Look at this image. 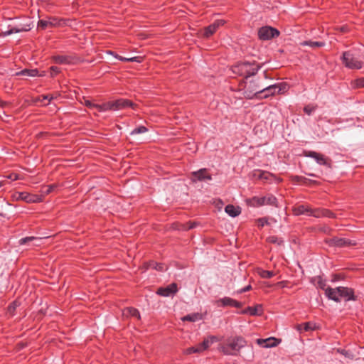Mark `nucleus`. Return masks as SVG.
Masks as SVG:
<instances>
[{
    "label": "nucleus",
    "instance_id": "393cba45",
    "mask_svg": "<svg viewBox=\"0 0 364 364\" xmlns=\"http://www.w3.org/2000/svg\"><path fill=\"white\" fill-rule=\"evenodd\" d=\"M183 321L195 322L202 319V315L199 313H193L183 316L182 318Z\"/></svg>",
    "mask_w": 364,
    "mask_h": 364
},
{
    "label": "nucleus",
    "instance_id": "7ed1b4c3",
    "mask_svg": "<svg viewBox=\"0 0 364 364\" xmlns=\"http://www.w3.org/2000/svg\"><path fill=\"white\" fill-rule=\"evenodd\" d=\"M260 68L261 66L255 63L241 62L232 66V71L247 80L250 76L255 75Z\"/></svg>",
    "mask_w": 364,
    "mask_h": 364
},
{
    "label": "nucleus",
    "instance_id": "ea45409f",
    "mask_svg": "<svg viewBox=\"0 0 364 364\" xmlns=\"http://www.w3.org/2000/svg\"><path fill=\"white\" fill-rule=\"evenodd\" d=\"M19 306V302L14 301L8 307V311L10 314H13L16 309Z\"/></svg>",
    "mask_w": 364,
    "mask_h": 364
},
{
    "label": "nucleus",
    "instance_id": "cd10ccee",
    "mask_svg": "<svg viewBox=\"0 0 364 364\" xmlns=\"http://www.w3.org/2000/svg\"><path fill=\"white\" fill-rule=\"evenodd\" d=\"M254 176L258 179H262L264 181H267L272 176V174L267 171H263L260 170L255 171L254 173Z\"/></svg>",
    "mask_w": 364,
    "mask_h": 364
},
{
    "label": "nucleus",
    "instance_id": "09e8293b",
    "mask_svg": "<svg viewBox=\"0 0 364 364\" xmlns=\"http://www.w3.org/2000/svg\"><path fill=\"white\" fill-rule=\"evenodd\" d=\"M250 289H252V286L250 284H249V285L246 286L245 287L242 288V289L237 290V294H242V293L248 291Z\"/></svg>",
    "mask_w": 364,
    "mask_h": 364
},
{
    "label": "nucleus",
    "instance_id": "6e6552de",
    "mask_svg": "<svg viewBox=\"0 0 364 364\" xmlns=\"http://www.w3.org/2000/svg\"><path fill=\"white\" fill-rule=\"evenodd\" d=\"M280 32L275 28L271 26H262L258 31L259 39L262 41H268L277 38L279 36Z\"/></svg>",
    "mask_w": 364,
    "mask_h": 364
},
{
    "label": "nucleus",
    "instance_id": "1a4fd4ad",
    "mask_svg": "<svg viewBox=\"0 0 364 364\" xmlns=\"http://www.w3.org/2000/svg\"><path fill=\"white\" fill-rule=\"evenodd\" d=\"M302 155L305 157L314 159L319 165H323L328 167L331 166V160L320 153L314 151L304 150Z\"/></svg>",
    "mask_w": 364,
    "mask_h": 364
},
{
    "label": "nucleus",
    "instance_id": "ddd939ff",
    "mask_svg": "<svg viewBox=\"0 0 364 364\" xmlns=\"http://www.w3.org/2000/svg\"><path fill=\"white\" fill-rule=\"evenodd\" d=\"M340 301L343 299L346 301H355L356 299L354 295V291L351 288L339 287Z\"/></svg>",
    "mask_w": 364,
    "mask_h": 364
},
{
    "label": "nucleus",
    "instance_id": "de8ad7c7",
    "mask_svg": "<svg viewBox=\"0 0 364 364\" xmlns=\"http://www.w3.org/2000/svg\"><path fill=\"white\" fill-rule=\"evenodd\" d=\"M198 225V223L196 222H188L186 224L185 229L191 230L195 228Z\"/></svg>",
    "mask_w": 364,
    "mask_h": 364
},
{
    "label": "nucleus",
    "instance_id": "f704fd0d",
    "mask_svg": "<svg viewBox=\"0 0 364 364\" xmlns=\"http://www.w3.org/2000/svg\"><path fill=\"white\" fill-rule=\"evenodd\" d=\"M216 31L214 29L213 26L210 24L204 28L203 36L206 38H209Z\"/></svg>",
    "mask_w": 364,
    "mask_h": 364
},
{
    "label": "nucleus",
    "instance_id": "a19ab883",
    "mask_svg": "<svg viewBox=\"0 0 364 364\" xmlns=\"http://www.w3.org/2000/svg\"><path fill=\"white\" fill-rule=\"evenodd\" d=\"M316 109V107L315 106H313V105H308L304 107V112L308 114V115H311Z\"/></svg>",
    "mask_w": 364,
    "mask_h": 364
},
{
    "label": "nucleus",
    "instance_id": "5fc2aeb1",
    "mask_svg": "<svg viewBox=\"0 0 364 364\" xmlns=\"http://www.w3.org/2000/svg\"><path fill=\"white\" fill-rule=\"evenodd\" d=\"M54 187L55 186L53 185L48 186L46 190L44 191L45 193L48 194V193H51L53 191Z\"/></svg>",
    "mask_w": 364,
    "mask_h": 364
},
{
    "label": "nucleus",
    "instance_id": "bb28decb",
    "mask_svg": "<svg viewBox=\"0 0 364 364\" xmlns=\"http://www.w3.org/2000/svg\"><path fill=\"white\" fill-rule=\"evenodd\" d=\"M218 338L216 336H211L207 338H205L204 341L200 343V346H202L203 349H208L213 343L216 342Z\"/></svg>",
    "mask_w": 364,
    "mask_h": 364
},
{
    "label": "nucleus",
    "instance_id": "9b49d317",
    "mask_svg": "<svg viewBox=\"0 0 364 364\" xmlns=\"http://www.w3.org/2000/svg\"><path fill=\"white\" fill-rule=\"evenodd\" d=\"M294 214L296 215H306L314 217H320L318 209L313 210L310 207L305 205H300L293 209Z\"/></svg>",
    "mask_w": 364,
    "mask_h": 364
},
{
    "label": "nucleus",
    "instance_id": "c03bdc74",
    "mask_svg": "<svg viewBox=\"0 0 364 364\" xmlns=\"http://www.w3.org/2000/svg\"><path fill=\"white\" fill-rule=\"evenodd\" d=\"M184 353L186 355L192 354V353H198V350L196 349L195 346L190 347L186 348L184 350Z\"/></svg>",
    "mask_w": 364,
    "mask_h": 364
},
{
    "label": "nucleus",
    "instance_id": "423d86ee",
    "mask_svg": "<svg viewBox=\"0 0 364 364\" xmlns=\"http://www.w3.org/2000/svg\"><path fill=\"white\" fill-rule=\"evenodd\" d=\"M341 60L346 68L352 70L360 69L363 65V61L351 50L343 52Z\"/></svg>",
    "mask_w": 364,
    "mask_h": 364
},
{
    "label": "nucleus",
    "instance_id": "37998d69",
    "mask_svg": "<svg viewBox=\"0 0 364 364\" xmlns=\"http://www.w3.org/2000/svg\"><path fill=\"white\" fill-rule=\"evenodd\" d=\"M268 224V220L267 218H261L257 220V225L259 227L262 228L265 225Z\"/></svg>",
    "mask_w": 364,
    "mask_h": 364
},
{
    "label": "nucleus",
    "instance_id": "c85d7f7f",
    "mask_svg": "<svg viewBox=\"0 0 364 364\" xmlns=\"http://www.w3.org/2000/svg\"><path fill=\"white\" fill-rule=\"evenodd\" d=\"M95 108L99 111V112H106V111H108V110H112V101L110 102H105L103 104H101V105H95Z\"/></svg>",
    "mask_w": 364,
    "mask_h": 364
},
{
    "label": "nucleus",
    "instance_id": "79ce46f5",
    "mask_svg": "<svg viewBox=\"0 0 364 364\" xmlns=\"http://www.w3.org/2000/svg\"><path fill=\"white\" fill-rule=\"evenodd\" d=\"M129 314L134 317H136L138 318H140V314L139 311L134 308H129L128 309Z\"/></svg>",
    "mask_w": 364,
    "mask_h": 364
},
{
    "label": "nucleus",
    "instance_id": "4d7b16f0",
    "mask_svg": "<svg viewBox=\"0 0 364 364\" xmlns=\"http://www.w3.org/2000/svg\"><path fill=\"white\" fill-rule=\"evenodd\" d=\"M196 349L198 350V353H201V352H203V351L205 350V349H203V348H202V346H200V344H198V346H196Z\"/></svg>",
    "mask_w": 364,
    "mask_h": 364
},
{
    "label": "nucleus",
    "instance_id": "5701e85b",
    "mask_svg": "<svg viewBox=\"0 0 364 364\" xmlns=\"http://www.w3.org/2000/svg\"><path fill=\"white\" fill-rule=\"evenodd\" d=\"M225 211L228 215L231 217H236L241 213L240 208L239 207H235L233 205H226L225 208Z\"/></svg>",
    "mask_w": 364,
    "mask_h": 364
},
{
    "label": "nucleus",
    "instance_id": "49530a36",
    "mask_svg": "<svg viewBox=\"0 0 364 364\" xmlns=\"http://www.w3.org/2000/svg\"><path fill=\"white\" fill-rule=\"evenodd\" d=\"M50 75L52 77L57 75L60 71V68L57 66H52V67H50Z\"/></svg>",
    "mask_w": 364,
    "mask_h": 364
},
{
    "label": "nucleus",
    "instance_id": "4c0bfd02",
    "mask_svg": "<svg viewBox=\"0 0 364 364\" xmlns=\"http://www.w3.org/2000/svg\"><path fill=\"white\" fill-rule=\"evenodd\" d=\"M337 352L341 353V355H344L345 357L348 358H350V359H353V354L350 352V351H348V350H346L344 349H338L337 350Z\"/></svg>",
    "mask_w": 364,
    "mask_h": 364
},
{
    "label": "nucleus",
    "instance_id": "8fccbe9b",
    "mask_svg": "<svg viewBox=\"0 0 364 364\" xmlns=\"http://www.w3.org/2000/svg\"><path fill=\"white\" fill-rule=\"evenodd\" d=\"M318 285L319 288L324 290V291L326 292V289L327 287H326V284L324 281H323L321 279H320L319 281L318 282Z\"/></svg>",
    "mask_w": 364,
    "mask_h": 364
},
{
    "label": "nucleus",
    "instance_id": "7c9ffc66",
    "mask_svg": "<svg viewBox=\"0 0 364 364\" xmlns=\"http://www.w3.org/2000/svg\"><path fill=\"white\" fill-rule=\"evenodd\" d=\"M41 240V238H40V237H33V236L26 237H23V238L20 239L18 241V244L20 245H24L30 242L40 241Z\"/></svg>",
    "mask_w": 364,
    "mask_h": 364
},
{
    "label": "nucleus",
    "instance_id": "c9c22d12",
    "mask_svg": "<svg viewBox=\"0 0 364 364\" xmlns=\"http://www.w3.org/2000/svg\"><path fill=\"white\" fill-rule=\"evenodd\" d=\"M148 131V129L144 126H139L135 129H134L131 132V135H135L139 134H143Z\"/></svg>",
    "mask_w": 364,
    "mask_h": 364
},
{
    "label": "nucleus",
    "instance_id": "e433bc0d",
    "mask_svg": "<svg viewBox=\"0 0 364 364\" xmlns=\"http://www.w3.org/2000/svg\"><path fill=\"white\" fill-rule=\"evenodd\" d=\"M350 244V242L347 239L345 238H339L335 240V245L338 247H344L349 245Z\"/></svg>",
    "mask_w": 364,
    "mask_h": 364
},
{
    "label": "nucleus",
    "instance_id": "f3484780",
    "mask_svg": "<svg viewBox=\"0 0 364 364\" xmlns=\"http://www.w3.org/2000/svg\"><path fill=\"white\" fill-rule=\"evenodd\" d=\"M217 302L218 304V306L223 307L230 306L235 308H240L242 306V304L241 302H239L230 297H224L220 299L219 300H218Z\"/></svg>",
    "mask_w": 364,
    "mask_h": 364
},
{
    "label": "nucleus",
    "instance_id": "6e6d98bb",
    "mask_svg": "<svg viewBox=\"0 0 364 364\" xmlns=\"http://www.w3.org/2000/svg\"><path fill=\"white\" fill-rule=\"evenodd\" d=\"M357 85L360 87H364V78L358 80Z\"/></svg>",
    "mask_w": 364,
    "mask_h": 364
},
{
    "label": "nucleus",
    "instance_id": "2f4dec72",
    "mask_svg": "<svg viewBox=\"0 0 364 364\" xmlns=\"http://www.w3.org/2000/svg\"><path fill=\"white\" fill-rule=\"evenodd\" d=\"M258 274L262 278L264 279H269L275 275L274 272L264 269H259Z\"/></svg>",
    "mask_w": 364,
    "mask_h": 364
},
{
    "label": "nucleus",
    "instance_id": "052dcab7",
    "mask_svg": "<svg viewBox=\"0 0 364 364\" xmlns=\"http://www.w3.org/2000/svg\"><path fill=\"white\" fill-rule=\"evenodd\" d=\"M310 176H314V174L310 173L309 174Z\"/></svg>",
    "mask_w": 364,
    "mask_h": 364
},
{
    "label": "nucleus",
    "instance_id": "72a5a7b5",
    "mask_svg": "<svg viewBox=\"0 0 364 364\" xmlns=\"http://www.w3.org/2000/svg\"><path fill=\"white\" fill-rule=\"evenodd\" d=\"M301 45L303 46H311V47H322L325 45V43L323 42H320V41H304L301 43Z\"/></svg>",
    "mask_w": 364,
    "mask_h": 364
},
{
    "label": "nucleus",
    "instance_id": "39448f33",
    "mask_svg": "<svg viewBox=\"0 0 364 364\" xmlns=\"http://www.w3.org/2000/svg\"><path fill=\"white\" fill-rule=\"evenodd\" d=\"M4 23L0 24V37H6L13 33L28 31L31 29V21L28 19L26 23H19L15 25H8V30H4L2 26Z\"/></svg>",
    "mask_w": 364,
    "mask_h": 364
},
{
    "label": "nucleus",
    "instance_id": "a878e982",
    "mask_svg": "<svg viewBox=\"0 0 364 364\" xmlns=\"http://www.w3.org/2000/svg\"><path fill=\"white\" fill-rule=\"evenodd\" d=\"M148 268L154 269L158 271H166L167 269V267L162 263H158L155 261H150L148 264Z\"/></svg>",
    "mask_w": 364,
    "mask_h": 364
},
{
    "label": "nucleus",
    "instance_id": "f257e3e1",
    "mask_svg": "<svg viewBox=\"0 0 364 364\" xmlns=\"http://www.w3.org/2000/svg\"><path fill=\"white\" fill-rule=\"evenodd\" d=\"M240 86H243L241 90L246 99L252 100L255 98L260 100V90L262 87V85L258 80L242 81V82L240 83Z\"/></svg>",
    "mask_w": 364,
    "mask_h": 364
},
{
    "label": "nucleus",
    "instance_id": "603ef678",
    "mask_svg": "<svg viewBox=\"0 0 364 364\" xmlns=\"http://www.w3.org/2000/svg\"><path fill=\"white\" fill-rule=\"evenodd\" d=\"M8 178L12 180V181H16L18 178V175L16 173H11L10 175L8 176Z\"/></svg>",
    "mask_w": 364,
    "mask_h": 364
},
{
    "label": "nucleus",
    "instance_id": "58836bf2",
    "mask_svg": "<svg viewBox=\"0 0 364 364\" xmlns=\"http://www.w3.org/2000/svg\"><path fill=\"white\" fill-rule=\"evenodd\" d=\"M225 21L223 19L215 20L211 25L213 26L215 31L222 26L225 24Z\"/></svg>",
    "mask_w": 364,
    "mask_h": 364
},
{
    "label": "nucleus",
    "instance_id": "bf43d9fd",
    "mask_svg": "<svg viewBox=\"0 0 364 364\" xmlns=\"http://www.w3.org/2000/svg\"><path fill=\"white\" fill-rule=\"evenodd\" d=\"M2 186H3V183L0 182V188H1Z\"/></svg>",
    "mask_w": 364,
    "mask_h": 364
},
{
    "label": "nucleus",
    "instance_id": "473e14b6",
    "mask_svg": "<svg viewBox=\"0 0 364 364\" xmlns=\"http://www.w3.org/2000/svg\"><path fill=\"white\" fill-rule=\"evenodd\" d=\"M267 241L269 243L277 244L278 245H282L284 243V240L282 238L274 235L268 237Z\"/></svg>",
    "mask_w": 364,
    "mask_h": 364
},
{
    "label": "nucleus",
    "instance_id": "412c9836",
    "mask_svg": "<svg viewBox=\"0 0 364 364\" xmlns=\"http://www.w3.org/2000/svg\"><path fill=\"white\" fill-rule=\"evenodd\" d=\"M53 61L58 64H71L73 63L74 58L70 55H55L53 58Z\"/></svg>",
    "mask_w": 364,
    "mask_h": 364
},
{
    "label": "nucleus",
    "instance_id": "a211bd4d",
    "mask_svg": "<svg viewBox=\"0 0 364 364\" xmlns=\"http://www.w3.org/2000/svg\"><path fill=\"white\" fill-rule=\"evenodd\" d=\"M18 199L26 201V203H39L41 201V197L38 195H33L26 192L19 193Z\"/></svg>",
    "mask_w": 364,
    "mask_h": 364
},
{
    "label": "nucleus",
    "instance_id": "f03ea898",
    "mask_svg": "<svg viewBox=\"0 0 364 364\" xmlns=\"http://www.w3.org/2000/svg\"><path fill=\"white\" fill-rule=\"evenodd\" d=\"M246 346V341L241 336L229 339L221 345L219 350L227 355H237L240 349Z\"/></svg>",
    "mask_w": 364,
    "mask_h": 364
},
{
    "label": "nucleus",
    "instance_id": "2eb2a0df",
    "mask_svg": "<svg viewBox=\"0 0 364 364\" xmlns=\"http://www.w3.org/2000/svg\"><path fill=\"white\" fill-rule=\"evenodd\" d=\"M112 110H119L126 107L134 108V105L129 100L119 99L115 101H112Z\"/></svg>",
    "mask_w": 364,
    "mask_h": 364
},
{
    "label": "nucleus",
    "instance_id": "aec40b11",
    "mask_svg": "<svg viewBox=\"0 0 364 364\" xmlns=\"http://www.w3.org/2000/svg\"><path fill=\"white\" fill-rule=\"evenodd\" d=\"M17 75L27 76V77H36V76H45L46 72L43 71L41 73H39L37 69H24L16 73Z\"/></svg>",
    "mask_w": 364,
    "mask_h": 364
},
{
    "label": "nucleus",
    "instance_id": "4be33fe9",
    "mask_svg": "<svg viewBox=\"0 0 364 364\" xmlns=\"http://www.w3.org/2000/svg\"><path fill=\"white\" fill-rule=\"evenodd\" d=\"M262 312V308L261 305H257L256 306L252 307L249 306L245 309L242 311V314H250L251 316H257L260 315Z\"/></svg>",
    "mask_w": 364,
    "mask_h": 364
},
{
    "label": "nucleus",
    "instance_id": "0eeeda50",
    "mask_svg": "<svg viewBox=\"0 0 364 364\" xmlns=\"http://www.w3.org/2000/svg\"><path fill=\"white\" fill-rule=\"evenodd\" d=\"M68 19L48 16L46 19H40L38 21V28L45 30L48 28L63 27L68 25Z\"/></svg>",
    "mask_w": 364,
    "mask_h": 364
},
{
    "label": "nucleus",
    "instance_id": "20e7f679",
    "mask_svg": "<svg viewBox=\"0 0 364 364\" xmlns=\"http://www.w3.org/2000/svg\"><path fill=\"white\" fill-rule=\"evenodd\" d=\"M249 206L257 208L263 205H272L279 207L277 198L272 193H268L264 196H253L246 200Z\"/></svg>",
    "mask_w": 364,
    "mask_h": 364
},
{
    "label": "nucleus",
    "instance_id": "3c124183",
    "mask_svg": "<svg viewBox=\"0 0 364 364\" xmlns=\"http://www.w3.org/2000/svg\"><path fill=\"white\" fill-rule=\"evenodd\" d=\"M53 98H54L53 96L50 95H43V100H41V102H43L44 100H48L50 102Z\"/></svg>",
    "mask_w": 364,
    "mask_h": 364
},
{
    "label": "nucleus",
    "instance_id": "dca6fc26",
    "mask_svg": "<svg viewBox=\"0 0 364 364\" xmlns=\"http://www.w3.org/2000/svg\"><path fill=\"white\" fill-rule=\"evenodd\" d=\"M256 343L262 348H273L277 346L280 343V341L274 337H269L265 339L258 338Z\"/></svg>",
    "mask_w": 364,
    "mask_h": 364
},
{
    "label": "nucleus",
    "instance_id": "a18cd8bd",
    "mask_svg": "<svg viewBox=\"0 0 364 364\" xmlns=\"http://www.w3.org/2000/svg\"><path fill=\"white\" fill-rule=\"evenodd\" d=\"M319 210L318 213H320V216L324 215V216H327L328 218L333 217V213L328 210Z\"/></svg>",
    "mask_w": 364,
    "mask_h": 364
},
{
    "label": "nucleus",
    "instance_id": "f8f14e48",
    "mask_svg": "<svg viewBox=\"0 0 364 364\" xmlns=\"http://www.w3.org/2000/svg\"><path fill=\"white\" fill-rule=\"evenodd\" d=\"M211 179L212 176L208 173L206 168H201L192 173L191 180L193 182L203 181L205 180L210 181Z\"/></svg>",
    "mask_w": 364,
    "mask_h": 364
},
{
    "label": "nucleus",
    "instance_id": "9d476101",
    "mask_svg": "<svg viewBox=\"0 0 364 364\" xmlns=\"http://www.w3.org/2000/svg\"><path fill=\"white\" fill-rule=\"evenodd\" d=\"M282 90L280 85L274 84L268 86H264L262 85V87L260 90L261 92V99H266L270 96H273L275 94L280 93Z\"/></svg>",
    "mask_w": 364,
    "mask_h": 364
},
{
    "label": "nucleus",
    "instance_id": "864d4df0",
    "mask_svg": "<svg viewBox=\"0 0 364 364\" xmlns=\"http://www.w3.org/2000/svg\"><path fill=\"white\" fill-rule=\"evenodd\" d=\"M95 103L92 102L90 100H86L85 101V105L90 108H92V107H95Z\"/></svg>",
    "mask_w": 364,
    "mask_h": 364
},
{
    "label": "nucleus",
    "instance_id": "6ab92c4d",
    "mask_svg": "<svg viewBox=\"0 0 364 364\" xmlns=\"http://www.w3.org/2000/svg\"><path fill=\"white\" fill-rule=\"evenodd\" d=\"M339 287L336 288H331L328 287L326 289V296L331 300H333L336 302H340V294L339 292Z\"/></svg>",
    "mask_w": 364,
    "mask_h": 364
},
{
    "label": "nucleus",
    "instance_id": "13d9d810",
    "mask_svg": "<svg viewBox=\"0 0 364 364\" xmlns=\"http://www.w3.org/2000/svg\"><path fill=\"white\" fill-rule=\"evenodd\" d=\"M341 31L342 32H346V31H347V28H346V27H343H343H341Z\"/></svg>",
    "mask_w": 364,
    "mask_h": 364
},
{
    "label": "nucleus",
    "instance_id": "4468645a",
    "mask_svg": "<svg viewBox=\"0 0 364 364\" xmlns=\"http://www.w3.org/2000/svg\"><path fill=\"white\" fill-rule=\"evenodd\" d=\"M178 291L177 285L176 283H172L166 287L159 288L156 293L162 296H173Z\"/></svg>",
    "mask_w": 364,
    "mask_h": 364
},
{
    "label": "nucleus",
    "instance_id": "c756f323",
    "mask_svg": "<svg viewBox=\"0 0 364 364\" xmlns=\"http://www.w3.org/2000/svg\"><path fill=\"white\" fill-rule=\"evenodd\" d=\"M315 328V324L311 322L304 323L298 326L299 331H309Z\"/></svg>",
    "mask_w": 364,
    "mask_h": 364
},
{
    "label": "nucleus",
    "instance_id": "b1692460",
    "mask_svg": "<svg viewBox=\"0 0 364 364\" xmlns=\"http://www.w3.org/2000/svg\"><path fill=\"white\" fill-rule=\"evenodd\" d=\"M107 53L112 55L113 56H114L115 58L123 62H140L139 57L125 58L120 56L111 50L107 51Z\"/></svg>",
    "mask_w": 364,
    "mask_h": 364
}]
</instances>
